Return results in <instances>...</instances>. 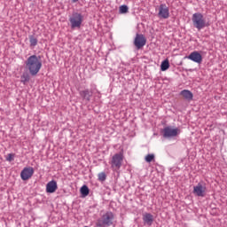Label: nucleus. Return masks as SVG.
I'll return each instance as SVG.
<instances>
[{"instance_id":"obj_1","label":"nucleus","mask_w":227,"mask_h":227,"mask_svg":"<svg viewBox=\"0 0 227 227\" xmlns=\"http://www.w3.org/2000/svg\"><path fill=\"white\" fill-rule=\"evenodd\" d=\"M25 67L28 70L30 75L35 77L42 70V57L36 55L28 57L25 61Z\"/></svg>"},{"instance_id":"obj_2","label":"nucleus","mask_w":227,"mask_h":227,"mask_svg":"<svg viewBox=\"0 0 227 227\" xmlns=\"http://www.w3.org/2000/svg\"><path fill=\"white\" fill-rule=\"evenodd\" d=\"M192 22L193 27L198 29V31H201V29H205L207 27L208 23L207 22V19L201 12H195L192 14Z\"/></svg>"},{"instance_id":"obj_3","label":"nucleus","mask_w":227,"mask_h":227,"mask_svg":"<svg viewBox=\"0 0 227 227\" xmlns=\"http://www.w3.org/2000/svg\"><path fill=\"white\" fill-rule=\"evenodd\" d=\"M114 224V213L107 211L96 222L97 227H107Z\"/></svg>"},{"instance_id":"obj_4","label":"nucleus","mask_w":227,"mask_h":227,"mask_svg":"<svg viewBox=\"0 0 227 227\" xmlns=\"http://www.w3.org/2000/svg\"><path fill=\"white\" fill-rule=\"evenodd\" d=\"M69 22L71 29H81V26L84 22V16L81 12H73L69 15Z\"/></svg>"},{"instance_id":"obj_5","label":"nucleus","mask_w":227,"mask_h":227,"mask_svg":"<svg viewBox=\"0 0 227 227\" xmlns=\"http://www.w3.org/2000/svg\"><path fill=\"white\" fill-rule=\"evenodd\" d=\"M109 164L111 166V169L118 173V171H120V168L123 164V153H115L110 160Z\"/></svg>"},{"instance_id":"obj_6","label":"nucleus","mask_w":227,"mask_h":227,"mask_svg":"<svg viewBox=\"0 0 227 227\" xmlns=\"http://www.w3.org/2000/svg\"><path fill=\"white\" fill-rule=\"evenodd\" d=\"M180 129L176 128L173 129L169 126L165 127L163 129V137H165V139H170L171 137H176V136H178V134H180Z\"/></svg>"},{"instance_id":"obj_7","label":"nucleus","mask_w":227,"mask_h":227,"mask_svg":"<svg viewBox=\"0 0 227 227\" xmlns=\"http://www.w3.org/2000/svg\"><path fill=\"white\" fill-rule=\"evenodd\" d=\"M193 194L199 198H205L207 196V185L199 183L193 187Z\"/></svg>"},{"instance_id":"obj_8","label":"nucleus","mask_w":227,"mask_h":227,"mask_svg":"<svg viewBox=\"0 0 227 227\" xmlns=\"http://www.w3.org/2000/svg\"><path fill=\"white\" fill-rule=\"evenodd\" d=\"M134 45L139 51V49H143L146 45V37L143 34H137Z\"/></svg>"},{"instance_id":"obj_9","label":"nucleus","mask_w":227,"mask_h":227,"mask_svg":"<svg viewBox=\"0 0 227 227\" xmlns=\"http://www.w3.org/2000/svg\"><path fill=\"white\" fill-rule=\"evenodd\" d=\"M158 17L164 20L169 19V7L166 4H160Z\"/></svg>"},{"instance_id":"obj_10","label":"nucleus","mask_w":227,"mask_h":227,"mask_svg":"<svg viewBox=\"0 0 227 227\" xmlns=\"http://www.w3.org/2000/svg\"><path fill=\"white\" fill-rule=\"evenodd\" d=\"M35 175V168L32 167L24 168L20 173L21 180H29Z\"/></svg>"},{"instance_id":"obj_11","label":"nucleus","mask_w":227,"mask_h":227,"mask_svg":"<svg viewBox=\"0 0 227 227\" xmlns=\"http://www.w3.org/2000/svg\"><path fill=\"white\" fill-rule=\"evenodd\" d=\"M188 59H191V61H193L194 63H201L203 61V57L201 56V53L200 51H192L188 56Z\"/></svg>"},{"instance_id":"obj_12","label":"nucleus","mask_w":227,"mask_h":227,"mask_svg":"<svg viewBox=\"0 0 227 227\" xmlns=\"http://www.w3.org/2000/svg\"><path fill=\"white\" fill-rule=\"evenodd\" d=\"M79 94L82 100H86V102H90V100H91V97H93V92L90 91V89L80 90Z\"/></svg>"},{"instance_id":"obj_13","label":"nucleus","mask_w":227,"mask_h":227,"mask_svg":"<svg viewBox=\"0 0 227 227\" xmlns=\"http://www.w3.org/2000/svg\"><path fill=\"white\" fill-rule=\"evenodd\" d=\"M142 219L145 226H152L153 224L154 218L151 213H144Z\"/></svg>"},{"instance_id":"obj_14","label":"nucleus","mask_w":227,"mask_h":227,"mask_svg":"<svg viewBox=\"0 0 227 227\" xmlns=\"http://www.w3.org/2000/svg\"><path fill=\"white\" fill-rule=\"evenodd\" d=\"M55 191H58V183L55 180H51L46 184V192L52 194Z\"/></svg>"},{"instance_id":"obj_15","label":"nucleus","mask_w":227,"mask_h":227,"mask_svg":"<svg viewBox=\"0 0 227 227\" xmlns=\"http://www.w3.org/2000/svg\"><path fill=\"white\" fill-rule=\"evenodd\" d=\"M180 95H181V97H183V98H184V100H187L188 102H191V100H192V98H194V95L189 90H183L180 92Z\"/></svg>"},{"instance_id":"obj_16","label":"nucleus","mask_w":227,"mask_h":227,"mask_svg":"<svg viewBox=\"0 0 227 227\" xmlns=\"http://www.w3.org/2000/svg\"><path fill=\"white\" fill-rule=\"evenodd\" d=\"M30 80H31V76L29 75V73L25 72L22 74L20 77V82H22L23 84H26L27 82H29Z\"/></svg>"},{"instance_id":"obj_17","label":"nucleus","mask_w":227,"mask_h":227,"mask_svg":"<svg viewBox=\"0 0 227 227\" xmlns=\"http://www.w3.org/2000/svg\"><path fill=\"white\" fill-rule=\"evenodd\" d=\"M30 49H35L38 45V39L35 35H29Z\"/></svg>"},{"instance_id":"obj_18","label":"nucleus","mask_w":227,"mask_h":227,"mask_svg":"<svg viewBox=\"0 0 227 227\" xmlns=\"http://www.w3.org/2000/svg\"><path fill=\"white\" fill-rule=\"evenodd\" d=\"M168 68H169V60L168 59L163 60L160 65L161 72H166V70H168Z\"/></svg>"},{"instance_id":"obj_19","label":"nucleus","mask_w":227,"mask_h":227,"mask_svg":"<svg viewBox=\"0 0 227 227\" xmlns=\"http://www.w3.org/2000/svg\"><path fill=\"white\" fill-rule=\"evenodd\" d=\"M80 192H81L82 196H83V198H86V196H88V194H90V188H88L86 185H83L80 189Z\"/></svg>"},{"instance_id":"obj_20","label":"nucleus","mask_w":227,"mask_h":227,"mask_svg":"<svg viewBox=\"0 0 227 227\" xmlns=\"http://www.w3.org/2000/svg\"><path fill=\"white\" fill-rule=\"evenodd\" d=\"M98 180L99 182H106V180H107V175H106V172H100L98 175Z\"/></svg>"},{"instance_id":"obj_21","label":"nucleus","mask_w":227,"mask_h":227,"mask_svg":"<svg viewBox=\"0 0 227 227\" xmlns=\"http://www.w3.org/2000/svg\"><path fill=\"white\" fill-rule=\"evenodd\" d=\"M145 162H152L155 160V154H147L145 158Z\"/></svg>"},{"instance_id":"obj_22","label":"nucleus","mask_w":227,"mask_h":227,"mask_svg":"<svg viewBox=\"0 0 227 227\" xmlns=\"http://www.w3.org/2000/svg\"><path fill=\"white\" fill-rule=\"evenodd\" d=\"M120 13H129V6L127 5H121L119 7Z\"/></svg>"},{"instance_id":"obj_23","label":"nucleus","mask_w":227,"mask_h":227,"mask_svg":"<svg viewBox=\"0 0 227 227\" xmlns=\"http://www.w3.org/2000/svg\"><path fill=\"white\" fill-rule=\"evenodd\" d=\"M7 162H12V160H15V153H9L6 156Z\"/></svg>"},{"instance_id":"obj_24","label":"nucleus","mask_w":227,"mask_h":227,"mask_svg":"<svg viewBox=\"0 0 227 227\" xmlns=\"http://www.w3.org/2000/svg\"><path fill=\"white\" fill-rule=\"evenodd\" d=\"M79 0H72V3H77Z\"/></svg>"}]
</instances>
